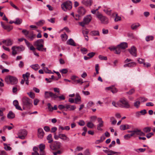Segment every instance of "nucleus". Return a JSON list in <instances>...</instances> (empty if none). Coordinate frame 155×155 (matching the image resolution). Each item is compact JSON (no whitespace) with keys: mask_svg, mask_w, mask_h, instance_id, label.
I'll use <instances>...</instances> for the list:
<instances>
[{"mask_svg":"<svg viewBox=\"0 0 155 155\" xmlns=\"http://www.w3.org/2000/svg\"><path fill=\"white\" fill-rule=\"evenodd\" d=\"M44 40L42 39H38L34 42V45L36 47V49L38 51L46 52V48H44Z\"/></svg>","mask_w":155,"mask_h":155,"instance_id":"2","label":"nucleus"},{"mask_svg":"<svg viewBox=\"0 0 155 155\" xmlns=\"http://www.w3.org/2000/svg\"><path fill=\"white\" fill-rule=\"evenodd\" d=\"M45 97L46 99H48L50 97L51 99L55 100L57 98V95L55 94L52 92L51 91H45Z\"/></svg>","mask_w":155,"mask_h":155,"instance_id":"6","label":"nucleus"},{"mask_svg":"<svg viewBox=\"0 0 155 155\" xmlns=\"http://www.w3.org/2000/svg\"><path fill=\"white\" fill-rule=\"evenodd\" d=\"M106 89L108 90H110L113 93H116L117 91V89L114 87H108L106 88Z\"/></svg>","mask_w":155,"mask_h":155,"instance_id":"25","label":"nucleus"},{"mask_svg":"<svg viewBox=\"0 0 155 155\" xmlns=\"http://www.w3.org/2000/svg\"><path fill=\"white\" fill-rule=\"evenodd\" d=\"M10 5L13 7L14 8L16 9V10H18L19 8L15 5L12 2H10Z\"/></svg>","mask_w":155,"mask_h":155,"instance_id":"61","label":"nucleus"},{"mask_svg":"<svg viewBox=\"0 0 155 155\" xmlns=\"http://www.w3.org/2000/svg\"><path fill=\"white\" fill-rule=\"evenodd\" d=\"M61 146V143L60 142L56 141L54 142L53 147L55 149H60Z\"/></svg>","mask_w":155,"mask_h":155,"instance_id":"21","label":"nucleus"},{"mask_svg":"<svg viewBox=\"0 0 155 155\" xmlns=\"http://www.w3.org/2000/svg\"><path fill=\"white\" fill-rule=\"evenodd\" d=\"M81 51L83 54H86V52L87 51V49L84 48H82L81 49Z\"/></svg>","mask_w":155,"mask_h":155,"instance_id":"57","label":"nucleus"},{"mask_svg":"<svg viewBox=\"0 0 155 155\" xmlns=\"http://www.w3.org/2000/svg\"><path fill=\"white\" fill-rule=\"evenodd\" d=\"M2 43L3 44H6L7 46L11 45L12 44V41L9 39L7 40H3L2 41Z\"/></svg>","mask_w":155,"mask_h":155,"instance_id":"17","label":"nucleus"},{"mask_svg":"<svg viewBox=\"0 0 155 155\" xmlns=\"http://www.w3.org/2000/svg\"><path fill=\"white\" fill-rule=\"evenodd\" d=\"M22 47H12V54L13 55H15L17 54L16 51L15 50V49H20L21 50H23L24 49H22Z\"/></svg>","mask_w":155,"mask_h":155,"instance_id":"20","label":"nucleus"},{"mask_svg":"<svg viewBox=\"0 0 155 155\" xmlns=\"http://www.w3.org/2000/svg\"><path fill=\"white\" fill-rule=\"evenodd\" d=\"M138 99L141 102H144L147 100V99L144 97H140Z\"/></svg>","mask_w":155,"mask_h":155,"instance_id":"51","label":"nucleus"},{"mask_svg":"<svg viewBox=\"0 0 155 155\" xmlns=\"http://www.w3.org/2000/svg\"><path fill=\"white\" fill-rule=\"evenodd\" d=\"M122 49H124L127 47V44L126 42H122L118 45Z\"/></svg>","mask_w":155,"mask_h":155,"instance_id":"23","label":"nucleus"},{"mask_svg":"<svg viewBox=\"0 0 155 155\" xmlns=\"http://www.w3.org/2000/svg\"><path fill=\"white\" fill-rule=\"evenodd\" d=\"M137 135H139L140 136H144L145 135L144 132L142 131L141 130H139L137 128Z\"/></svg>","mask_w":155,"mask_h":155,"instance_id":"32","label":"nucleus"},{"mask_svg":"<svg viewBox=\"0 0 155 155\" xmlns=\"http://www.w3.org/2000/svg\"><path fill=\"white\" fill-rule=\"evenodd\" d=\"M128 51L132 55L135 57L137 56V49L135 47L132 46L130 49H128Z\"/></svg>","mask_w":155,"mask_h":155,"instance_id":"11","label":"nucleus"},{"mask_svg":"<svg viewBox=\"0 0 155 155\" xmlns=\"http://www.w3.org/2000/svg\"><path fill=\"white\" fill-rule=\"evenodd\" d=\"M76 98L75 99V103L76 104H80L81 103V98L78 93L76 94Z\"/></svg>","mask_w":155,"mask_h":155,"instance_id":"18","label":"nucleus"},{"mask_svg":"<svg viewBox=\"0 0 155 155\" xmlns=\"http://www.w3.org/2000/svg\"><path fill=\"white\" fill-rule=\"evenodd\" d=\"M95 54V53L94 52H91L88 54L87 56H89V57L90 58L93 57Z\"/></svg>","mask_w":155,"mask_h":155,"instance_id":"60","label":"nucleus"},{"mask_svg":"<svg viewBox=\"0 0 155 155\" xmlns=\"http://www.w3.org/2000/svg\"><path fill=\"white\" fill-rule=\"evenodd\" d=\"M140 26V25L138 23H136L133 24L131 25V28L132 30H136L137 28Z\"/></svg>","mask_w":155,"mask_h":155,"instance_id":"28","label":"nucleus"},{"mask_svg":"<svg viewBox=\"0 0 155 155\" xmlns=\"http://www.w3.org/2000/svg\"><path fill=\"white\" fill-rule=\"evenodd\" d=\"M78 12L81 16L84 15L86 12V9L82 7H80L78 8Z\"/></svg>","mask_w":155,"mask_h":155,"instance_id":"13","label":"nucleus"},{"mask_svg":"<svg viewBox=\"0 0 155 155\" xmlns=\"http://www.w3.org/2000/svg\"><path fill=\"white\" fill-rule=\"evenodd\" d=\"M22 104L24 110H25L26 108L29 109L32 107V101L28 98L24 97L22 98Z\"/></svg>","mask_w":155,"mask_h":155,"instance_id":"1","label":"nucleus"},{"mask_svg":"<svg viewBox=\"0 0 155 155\" xmlns=\"http://www.w3.org/2000/svg\"><path fill=\"white\" fill-rule=\"evenodd\" d=\"M134 92V90L133 89H132L129 91L127 92V93L129 95H131Z\"/></svg>","mask_w":155,"mask_h":155,"instance_id":"62","label":"nucleus"},{"mask_svg":"<svg viewBox=\"0 0 155 155\" xmlns=\"http://www.w3.org/2000/svg\"><path fill=\"white\" fill-rule=\"evenodd\" d=\"M78 124L81 126H83L85 125L84 121L83 120H80L78 123Z\"/></svg>","mask_w":155,"mask_h":155,"instance_id":"56","label":"nucleus"},{"mask_svg":"<svg viewBox=\"0 0 155 155\" xmlns=\"http://www.w3.org/2000/svg\"><path fill=\"white\" fill-rule=\"evenodd\" d=\"M59 137L60 139L64 141L68 142L70 140V138L64 134H59Z\"/></svg>","mask_w":155,"mask_h":155,"instance_id":"14","label":"nucleus"},{"mask_svg":"<svg viewBox=\"0 0 155 155\" xmlns=\"http://www.w3.org/2000/svg\"><path fill=\"white\" fill-rule=\"evenodd\" d=\"M81 16L78 14L75 15L74 16V18L76 20L78 21L80 19Z\"/></svg>","mask_w":155,"mask_h":155,"instance_id":"54","label":"nucleus"},{"mask_svg":"<svg viewBox=\"0 0 155 155\" xmlns=\"http://www.w3.org/2000/svg\"><path fill=\"white\" fill-rule=\"evenodd\" d=\"M24 66V64L23 61H21L18 64V67L20 68H22Z\"/></svg>","mask_w":155,"mask_h":155,"instance_id":"52","label":"nucleus"},{"mask_svg":"<svg viewBox=\"0 0 155 155\" xmlns=\"http://www.w3.org/2000/svg\"><path fill=\"white\" fill-rule=\"evenodd\" d=\"M47 139L48 140V143H51L52 141H53V139L52 137V135L51 134H49L47 137Z\"/></svg>","mask_w":155,"mask_h":155,"instance_id":"38","label":"nucleus"},{"mask_svg":"<svg viewBox=\"0 0 155 155\" xmlns=\"http://www.w3.org/2000/svg\"><path fill=\"white\" fill-rule=\"evenodd\" d=\"M96 16L97 18L99 19L102 23L104 24H107L108 23V20L106 17L100 13L98 12H97Z\"/></svg>","mask_w":155,"mask_h":155,"instance_id":"5","label":"nucleus"},{"mask_svg":"<svg viewBox=\"0 0 155 155\" xmlns=\"http://www.w3.org/2000/svg\"><path fill=\"white\" fill-rule=\"evenodd\" d=\"M15 24L16 25L20 24L22 21V19L18 18H17L15 19Z\"/></svg>","mask_w":155,"mask_h":155,"instance_id":"36","label":"nucleus"},{"mask_svg":"<svg viewBox=\"0 0 155 155\" xmlns=\"http://www.w3.org/2000/svg\"><path fill=\"white\" fill-rule=\"evenodd\" d=\"M30 74L28 72H27L25 74H23V78L24 79L26 78L28 79V78L29 77Z\"/></svg>","mask_w":155,"mask_h":155,"instance_id":"43","label":"nucleus"},{"mask_svg":"<svg viewBox=\"0 0 155 155\" xmlns=\"http://www.w3.org/2000/svg\"><path fill=\"white\" fill-rule=\"evenodd\" d=\"M124 138L126 140H128L131 137L129 134H127L124 136Z\"/></svg>","mask_w":155,"mask_h":155,"instance_id":"64","label":"nucleus"},{"mask_svg":"<svg viewBox=\"0 0 155 155\" xmlns=\"http://www.w3.org/2000/svg\"><path fill=\"white\" fill-rule=\"evenodd\" d=\"M140 104V102L139 101H137L135 102L134 103V106L137 108H138Z\"/></svg>","mask_w":155,"mask_h":155,"instance_id":"45","label":"nucleus"},{"mask_svg":"<svg viewBox=\"0 0 155 155\" xmlns=\"http://www.w3.org/2000/svg\"><path fill=\"white\" fill-rule=\"evenodd\" d=\"M97 121L99 124L97 125V129L98 130H102V129L101 128L103 126L104 122L102 120V118L100 117L97 118Z\"/></svg>","mask_w":155,"mask_h":155,"instance_id":"10","label":"nucleus"},{"mask_svg":"<svg viewBox=\"0 0 155 155\" xmlns=\"http://www.w3.org/2000/svg\"><path fill=\"white\" fill-rule=\"evenodd\" d=\"M133 131H134L135 132H132L131 134H129L130 137H132L134 136L135 134H136L137 135V128L135 129L134 130H133Z\"/></svg>","mask_w":155,"mask_h":155,"instance_id":"49","label":"nucleus"},{"mask_svg":"<svg viewBox=\"0 0 155 155\" xmlns=\"http://www.w3.org/2000/svg\"><path fill=\"white\" fill-rule=\"evenodd\" d=\"M151 129L150 127H146L143 129V130L144 133H148L151 131Z\"/></svg>","mask_w":155,"mask_h":155,"instance_id":"30","label":"nucleus"},{"mask_svg":"<svg viewBox=\"0 0 155 155\" xmlns=\"http://www.w3.org/2000/svg\"><path fill=\"white\" fill-rule=\"evenodd\" d=\"M91 20V17L90 15L86 16L84 18L83 21L86 24H88Z\"/></svg>","mask_w":155,"mask_h":155,"instance_id":"19","label":"nucleus"},{"mask_svg":"<svg viewBox=\"0 0 155 155\" xmlns=\"http://www.w3.org/2000/svg\"><path fill=\"white\" fill-rule=\"evenodd\" d=\"M22 32L29 41H33L36 37V35L34 34L33 31L29 32L28 31L23 29Z\"/></svg>","mask_w":155,"mask_h":155,"instance_id":"3","label":"nucleus"},{"mask_svg":"<svg viewBox=\"0 0 155 155\" xmlns=\"http://www.w3.org/2000/svg\"><path fill=\"white\" fill-rule=\"evenodd\" d=\"M90 34L92 36H99V33L98 31H93L90 33Z\"/></svg>","mask_w":155,"mask_h":155,"instance_id":"31","label":"nucleus"},{"mask_svg":"<svg viewBox=\"0 0 155 155\" xmlns=\"http://www.w3.org/2000/svg\"><path fill=\"white\" fill-rule=\"evenodd\" d=\"M45 145L43 144H41L39 146V148L40 151H42L45 149Z\"/></svg>","mask_w":155,"mask_h":155,"instance_id":"41","label":"nucleus"},{"mask_svg":"<svg viewBox=\"0 0 155 155\" xmlns=\"http://www.w3.org/2000/svg\"><path fill=\"white\" fill-rule=\"evenodd\" d=\"M44 70L46 73L52 74L53 73L51 71L49 70L47 68L45 67L44 68Z\"/></svg>","mask_w":155,"mask_h":155,"instance_id":"44","label":"nucleus"},{"mask_svg":"<svg viewBox=\"0 0 155 155\" xmlns=\"http://www.w3.org/2000/svg\"><path fill=\"white\" fill-rule=\"evenodd\" d=\"M113 15L114 16H115L116 17L114 19V21H120L121 20V18L120 17L118 16V15L116 13H114L113 14Z\"/></svg>","mask_w":155,"mask_h":155,"instance_id":"34","label":"nucleus"},{"mask_svg":"<svg viewBox=\"0 0 155 155\" xmlns=\"http://www.w3.org/2000/svg\"><path fill=\"white\" fill-rule=\"evenodd\" d=\"M120 102L122 104L121 107L126 108H130V106L128 101L125 98H122L120 100Z\"/></svg>","mask_w":155,"mask_h":155,"instance_id":"8","label":"nucleus"},{"mask_svg":"<svg viewBox=\"0 0 155 155\" xmlns=\"http://www.w3.org/2000/svg\"><path fill=\"white\" fill-rule=\"evenodd\" d=\"M93 2L92 0H87L85 2L86 4L87 5L91 6Z\"/></svg>","mask_w":155,"mask_h":155,"instance_id":"47","label":"nucleus"},{"mask_svg":"<svg viewBox=\"0 0 155 155\" xmlns=\"http://www.w3.org/2000/svg\"><path fill=\"white\" fill-rule=\"evenodd\" d=\"M30 67L35 71L37 70L39 68V66L38 64L32 65Z\"/></svg>","mask_w":155,"mask_h":155,"instance_id":"35","label":"nucleus"},{"mask_svg":"<svg viewBox=\"0 0 155 155\" xmlns=\"http://www.w3.org/2000/svg\"><path fill=\"white\" fill-rule=\"evenodd\" d=\"M121 48L119 47V46L118 45L117 47H116L115 49V53L116 54H119L121 52Z\"/></svg>","mask_w":155,"mask_h":155,"instance_id":"37","label":"nucleus"},{"mask_svg":"<svg viewBox=\"0 0 155 155\" xmlns=\"http://www.w3.org/2000/svg\"><path fill=\"white\" fill-rule=\"evenodd\" d=\"M98 58L101 60H107V58L106 56H104L101 55H99Z\"/></svg>","mask_w":155,"mask_h":155,"instance_id":"50","label":"nucleus"},{"mask_svg":"<svg viewBox=\"0 0 155 155\" xmlns=\"http://www.w3.org/2000/svg\"><path fill=\"white\" fill-rule=\"evenodd\" d=\"M59 129H61L62 130H69L70 129V127L69 126H66L63 127L61 126H59Z\"/></svg>","mask_w":155,"mask_h":155,"instance_id":"33","label":"nucleus"},{"mask_svg":"<svg viewBox=\"0 0 155 155\" xmlns=\"http://www.w3.org/2000/svg\"><path fill=\"white\" fill-rule=\"evenodd\" d=\"M72 4L71 2L68 1L64 2L61 5V8L64 11H66L67 10H70L72 8Z\"/></svg>","mask_w":155,"mask_h":155,"instance_id":"7","label":"nucleus"},{"mask_svg":"<svg viewBox=\"0 0 155 155\" xmlns=\"http://www.w3.org/2000/svg\"><path fill=\"white\" fill-rule=\"evenodd\" d=\"M58 108L59 109L61 110L64 109H66V104L64 105L62 104L59 105L58 106Z\"/></svg>","mask_w":155,"mask_h":155,"instance_id":"53","label":"nucleus"},{"mask_svg":"<svg viewBox=\"0 0 155 155\" xmlns=\"http://www.w3.org/2000/svg\"><path fill=\"white\" fill-rule=\"evenodd\" d=\"M76 108L75 105H71L68 104H66V109L65 110L67 111L68 110H74Z\"/></svg>","mask_w":155,"mask_h":155,"instance_id":"16","label":"nucleus"},{"mask_svg":"<svg viewBox=\"0 0 155 155\" xmlns=\"http://www.w3.org/2000/svg\"><path fill=\"white\" fill-rule=\"evenodd\" d=\"M44 129L46 132H49L50 131V127L48 126H45L44 127Z\"/></svg>","mask_w":155,"mask_h":155,"instance_id":"63","label":"nucleus"},{"mask_svg":"<svg viewBox=\"0 0 155 155\" xmlns=\"http://www.w3.org/2000/svg\"><path fill=\"white\" fill-rule=\"evenodd\" d=\"M136 65V63L134 62H132L124 64V67H132L135 66Z\"/></svg>","mask_w":155,"mask_h":155,"instance_id":"26","label":"nucleus"},{"mask_svg":"<svg viewBox=\"0 0 155 155\" xmlns=\"http://www.w3.org/2000/svg\"><path fill=\"white\" fill-rule=\"evenodd\" d=\"M45 23V21L44 20H40L38 22H36L35 24L38 26H42Z\"/></svg>","mask_w":155,"mask_h":155,"instance_id":"29","label":"nucleus"},{"mask_svg":"<svg viewBox=\"0 0 155 155\" xmlns=\"http://www.w3.org/2000/svg\"><path fill=\"white\" fill-rule=\"evenodd\" d=\"M138 61L140 64H143L145 62V61L143 59L139 58L138 60Z\"/></svg>","mask_w":155,"mask_h":155,"instance_id":"59","label":"nucleus"},{"mask_svg":"<svg viewBox=\"0 0 155 155\" xmlns=\"http://www.w3.org/2000/svg\"><path fill=\"white\" fill-rule=\"evenodd\" d=\"M15 114L12 111H10L7 115V117L9 119H12L15 117Z\"/></svg>","mask_w":155,"mask_h":155,"instance_id":"24","label":"nucleus"},{"mask_svg":"<svg viewBox=\"0 0 155 155\" xmlns=\"http://www.w3.org/2000/svg\"><path fill=\"white\" fill-rule=\"evenodd\" d=\"M5 81L8 84H15L18 82V79L15 77L8 75L5 78Z\"/></svg>","mask_w":155,"mask_h":155,"instance_id":"4","label":"nucleus"},{"mask_svg":"<svg viewBox=\"0 0 155 155\" xmlns=\"http://www.w3.org/2000/svg\"><path fill=\"white\" fill-rule=\"evenodd\" d=\"M61 37L63 40L67 39L68 37L67 35L65 34L61 35Z\"/></svg>","mask_w":155,"mask_h":155,"instance_id":"48","label":"nucleus"},{"mask_svg":"<svg viewBox=\"0 0 155 155\" xmlns=\"http://www.w3.org/2000/svg\"><path fill=\"white\" fill-rule=\"evenodd\" d=\"M103 11L107 15H111V10H108L107 9L103 10Z\"/></svg>","mask_w":155,"mask_h":155,"instance_id":"40","label":"nucleus"},{"mask_svg":"<svg viewBox=\"0 0 155 155\" xmlns=\"http://www.w3.org/2000/svg\"><path fill=\"white\" fill-rule=\"evenodd\" d=\"M27 94L29 96V97L32 99H34L35 97V94L31 92H30L28 93Z\"/></svg>","mask_w":155,"mask_h":155,"instance_id":"42","label":"nucleus"},{"mask_svg":"<svg viewBox=\"0 0 155 155\" xmlns=\"http://www.w3.org/2000/svg\"><path fill=\"white\" fill-rule=\"evenodd\" d=\"M154 37L152 36H148L146 38V40L147 41H148L150 40H152L153 39Z\"/></svg>","mask_w":155,"mask_h":155,"instance_id":"39","label":"nucleus"},{"mask_svg":"<svg viewBox=\"0 0 155 155\" xmlns=\"http://www.w3.org/2000/svg\"><path fill=\"white\" fill-rule=\"evenodd\" d=\"M130 127L128 124L121 125L120 126V128L121 130H124L129 129Z\"/></svg>","mask_w":155,"mask_h":155,"instance_id":"22","label":"nucleus"},{"mask_svg":"<svg viewBox=\"0 0 155 155\" xmlns=\"http://www.w3.org/2000/svg\"><path fill=\"white\" fill-rule=\"evenodd\" d=\"M94 124L91 122H89L87 124V126L90 128H92L94 126Z\"/></svg>","mask_w":155,"mask_h":155,"instance_id":"46","label":"nucleus"},{"mask_svg":"<svg viewBox=\"0 0 155 155\" xmlns=\"http://www.w3.org/2000/svg\"><path fill=\"white\" fill-rule=\"evenodd\" d=\"M48 109L49 111H52L53 110V107L51 106V105L50 103H48Z\"/></svg>","mask_w":155,"mask_h":155,"instance_id":"55","label":"nucleus"},{"mask_svg":"<svg viewBox=\"0 0 155 155\" xmlns=\"http://www.w3.org/2000/svg\"><path fill=\"white\" fill-rule=\"evenodd\" d=\"M18 134V138L24 139L27 134V132L26 130H19Z\"/></svg>","mask_w":155,"mask_h":155,"instance_id":"9","label":"nucleus"},{"mask_svg":"<svg viewBox=\"0 0 155 155\" xmlns=\"http://www.w3.org/2000/svg\"><path fill=\"white\" fill-rule=\"evenodd\" d=\"M60 72L62 73L65 74H66L68 72V71L67 69H63L60 71Z\"/></svg>","mask_w":155,"mask_h":155,"instance_id":"58","label":"nucleus"},{"mask_svg":"<svg viewBox=\"0 0 155 155\" xmlns=\"http://www.w3.org/2000/svg\"><path fill=\"white\" fill-rule=\"evenodd\" d=\"M38 135L39 138L42 139L44 135V133L42 128H39L38 129Z\"/></svg>","mask_w":155,"mask_h":155,"instance_id":"15","label":"nucleus"},{"mask_svg":"<svg viewBox=\"0 0 155 155\" xmlns=\"http://www.w3.org/2000/svg\"><path fill=\"white\" fill-rule=\"evenodd\" d=\"M67 43L68 45H69L72 46H76V45L74 41L72 38H70L69 40H68L67 41Z\"/></svg>","mask_w":155,"mask_h":155,"instance_id":"27","label":"nucleus"},{"mask_svg":"<svg viewBox=\"0 0 155 155\" xmlns=\"http://www.w3.org/2000/svg\"><path fill=\"white\" fill-rule=\"evenodd\" d=\"M1 23L2 27L4 29L8 31H10L11 30H12L13 29V27L11 25H5L2 21L1 22Z\"/></svg>","mask_w":155,"mask_h":155,"instance_id":"12","label":"nucleus"}]
</instances>
